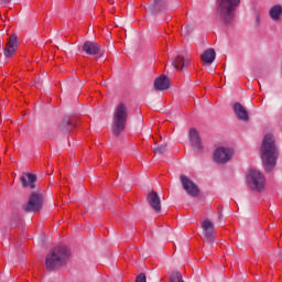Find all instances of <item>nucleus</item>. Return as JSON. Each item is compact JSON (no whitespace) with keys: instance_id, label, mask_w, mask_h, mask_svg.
I'll return each instance as SVG.
<instances>
[{"instance_id":"f257e3e1","label":"nucleus","mask_w":282,"mask_h":282,"mask_svg":"<svg viewBox=\"0 0 282 282\" xmlns=\"http://www.w3.org/2000/svg\"><path fill=\"white\" fill-rule=\"evenodd\" d=\"M260 155L264 171L270 172L276 166V158H279V151L274 143V137L272 134H265L260 149Z\"/></svg>"},{"instance_id":"f03ea898","label":"nucleus","mask_w":282,"mask_h":282,"mask_svg":"<svg viewBox=\"0 0 282 282\" xmlns=\"http://www.w3.org/2000/svg\"><path fill=\"white\" fill-rule=\"evenodd\" d=\"M69 249L67 247H56L52 249L45 260V265L47 270H58L63 268L70 257Z\"/></svg>"},{"instance_id":"7ed1b4c3","label":"nucleus","mask_w":282,"mask_h":282,"mask_svg":"<svg viewBox=\"0 0 282 282\" xmlns=\"http://www.w3.org/2000/svg\"><path fill=\"white\" fill-rule=\"evenodd\" d=\"M241 0H217V14L223 23H232Z\"/></svg>"},{"instance_id":"20e7f679","label":"nucleus","mask_w":282,"mask_h":282,"mask_svg":"<svg viewBox=\"0 0 282 282\" xmlns=\"http://www.w3.org/2000/svg\"><path fill=\"white\" fill-rule=\"evenodd\" d=\"M129 118V110L127 105L119 104L113 111L112 117V133L113 135H120L127 128V120Z\"/></svg>"},{"instance_id":"39448f33","label":"nucleus","mask_w":282,"mask_h":282,"mask_svg":"<svg viewBox=\"0 0 282 282\" xmlns=\"http://www.w3.org/2000/svg\"><path fill=\"white\" fill-rule=\"evenodd\" d=\"M247 184L251 191L261 193V191L265 188V176H263L261 172L257 170H250L247 175Z\"/></svg>"},{"instance_id":"423d86ee","label":"nucleus","mask_w":282,"mask_h":282,"mask_svg":"<svg viewBox=\"0 0 282 282\" xmlns=\"http://www.w3.org/2000/svg\"><path fill=\"white\" fill-rule=\"evenodd\" d=\"M232 155H235V150L232 148H217L214 152V162L217 164H226V162L232 160Z\"/></svg>"},{"instance_id":"0eeeda50","label":"nucleus","mask_w":282,"mask_h":282,"mask_svg":"<svg viewBox=\"0 0 282 282\" xmlns=\"http://www.w3.org/2000/svg\"><path fill=\"white\" fill-rule=\"evenodd\" d=\"M43 208V194L32 193L24 206L26 213H36Z\"/></svg>"},{"instance_id":"6e6552de","label":"nucleus","mask_w":282,"mask_h":282,"mask_svg":"<svg viewBox=\"0 0 282 282\" xmlns=\"http://www.w3.org/2000/svg\"><path fill=\"white\" fill-rule=\"evenodd\" d=\"M200 226L203 228V237H205V239L209 241V243L215 241V225L213 224V221L208 219L202 220Z\"/></svg>"},{"instance_id":"1a4fd4ad","label":"nucleus","mask_w":282,"mask_h":282,"mask_svg":"<svg viewBox=\"0 0 282 282\" xmlns=\"http://www.w3.org/2000/svg\"><path fill=\"white\" fill-rule=\"evenodd\" d=\"M181 183L187 195H191L192 197H197L199 195V188L194 184L193 181H191V178H188V176L182 175Z\"/></svg>"},{"instance_id":"9d476101","label":"nucleus","mask_w":282,"mask_h":282,"mask_svg":"<svg viewBox=\"0 0 282 282\" xmlns=\"http://www.w3.org/2000/svg\"><path fill=\"white\" fill-rule=\"evenodd\" d=\"M189 142L197 153H202L204 145H202V138H199V132L195 130V128H192L189 130Z\"/></svg>"},{"instance_id":"9b49d317","label":"nucleus","mask_w":282,"mask_h":282,"mask_svg":"<svg viewBox=\"0 0 282 282\" xmlns=\"http://www.w3.org/2000/svg\"><path fill=\"white\" fill-rule=\"evenodd\" d=\"M18 47H19V40L17 35H11L4 48V56L7 58H11V56H14V52H17Z\"/></svg>"},{"instance_id":"f8f14e48","label":"nucleus","mask_w":282,"mask_h":282,"mask_svg":"<svg viewBox=\"0 0 282 282\" xmlns=\"http://www.w3.org/2000/svg\"><path fill=\"white\" fill-rule=\"evenodd\" d=\"M83 52L89 56H98L100 54V45L96 42L87 41L83 45Z\"/></svg>"},{"instance_id":"ddd939ff","label":"nucleus","mask_w":282,"mask_h":282,"mask_svg":"<svg viewBox=\"0 0 282 282\" xmlns=\"http://www.w3.org/2000/svg\"><path fill=\"white\" fill-rule=\"evenodd\" d=\"M148 202L151 208L155 210V213H160V210H162V203L160 200V195H158V193L151 192L150 194H148Z\"/></svg>"},{"instance_id":"4468645a","label":"nucleus","mask_w":282,"mask_h":282,"mask_svg":"<svg viewBox=\"0 0 282 282\" xmlns=\"http://www.w3.org/2000/svg\"><path fill=\"white\" fill-rule=\"evenodd\" d=\"M169 87H171V82L169 80V77L164 75L154 80V88L156 91H164L165 89H169Z\"/></svg>"},{"instance_id":"2eb2a0df","label":"nucleus","mask_w":282,"mask_h":282,"mask_svg":"<svg viewBox=\"0 0 282 282\" xmlns=\"http://www.w3.org/2000/svg\"><path fill=\"white\" fill-rule=\"evenodd\" d=\"M20 180H21L22 186L24 188H28V186L30 188H34V182H36V175L30 174V173H24V174H22Z\"/></svg>"},{"instance_id":"dca6fc26","label":"nucleus","mask_w":282,"mask_h":282,"mask_svg":"<svg viewBox=\"0 0 282 282\" xmlns=\"http://www.w3.org/2000/svg\"><path fill=\"white\" fill-rule=\"evenodd\" d=\"M234 111L239 120H242L245 122L248 120V110H246V108L241 104H235Z\"/></svg>"},{"instance_id":"f3484780","label":"nucleus","mask_w":282,"mask_h":282,"mask_svg":"<svg viewBox=\"0 0 282 282\" xmlns=\"http://www.w3.org/2000/svg\"><path fill=\"white\" fill-rule=\"evenodd\" d=\"M172 65L173 67H175V69H184V67H188V65H191V58L177 56L173 61Z\"/></svg>"},{"instance_id":"a211bd4d","label":"nucleus","mask_w":282,"mask_h":282,"mask_svg":"<svg viewBox=\"0 0 282 282\" xmlns=\"http://www.w3.org/2000/svg\"><path fill=\"white\" fill-rule=\"evenodd\" d=\"M269 17L272 19V21H281L282 17V6L275 4L269 10Z\"/></svg>"},{"instance_id":"6ab92c4d","label":"nucleus","mask_w":282,"mask_h":282,"mask_svg":"<svg viewBox=\"0 0 282 282\" xmlns=\"http://www.w3.org/2000/svg\"><path fill=\"white\" fill-rule=\"evenodd\" d=\"M215 50L208 48L202 54V61L203 63H207L208 65H210L215 62Z\"/></svg>"},{"instance_id":"aec40b11","label":"nucleus","mask_w":282,"mask_h":282,"mask_svg":"<svg viewBox=\"0 0 282 282\" xmlns=\"http://www.w3.org/2000/svg\"><path fill=\"white\" fill-rule=\"evenodd\" d=\"M171 282H184V279L182 278V273L174 271L170 276Z\"/></svg>"},{"instance_id":"412c9836","label":"nucleus","mask_w":282,"mask_h":282,"mask_svg":"<svg viewBox=\"0 0 282 282\" xmlns=\"http://www.w3.org/2000/svg\"><path fill=\"white\" fill-rule=\"evenodd\" d=\"M61 127H62V129H66V131H69V129H72V127H74V123H72V120H69V118H66L63 120Z\"/></svg>"},{"instance_id":"4be33fe9","label":"nucleus","mask_w":282,"mask_h":282,"mask_svg":"<svg viewBox=\"0 0 282 282\" xmlns=\"http://www.w3.org/2000/svg\"><path fill=\"white\" fill-rule=\"evenodd\" d=\"M135 282H147V275L144 273H140L137 276Z\"/></svg>"},{"instance_id":"5701e85b","label":"nucleus","mask_w":282,"mask_h":282,"mask_svg":"<svg viewBox=\"0 0 282 282\" xmlns=\"http://www.w3.org/2000/svg\"><path fill=\"white\" fill-rule=\"evenodd\" d=\"M164 151H166V145H159L156 149H155V153H164Z\"/></svg>"},{"instance_id":"b1692460","label":"nucleus","mask_w":282,"mask_h":282,"mask_svg":"<svg viewBox=\"0 0 282 282\" xmlns=\"http://www.w3.org/2000/svg\"><path fill=\"white\" fill-rule=\"evenodd\" d=\"M164 3V0H155L154 8H158L159 6H162Z\"/></svg>"},{"instance_id":"393cba45","label":"nucleus","mask_w":282,"mask_h":282,"mask_svg":"<svg viewBox=\"0 0 282 282\" xmlns=\"http://www.w3.org/2000/svg\"><path fill=\"white\" fill-rule=\"evenodd\" d=\"M3 3H10V0H1Z\"/></svg>"}]
</instances>
